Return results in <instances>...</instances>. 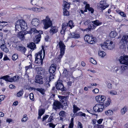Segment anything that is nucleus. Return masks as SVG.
Instances as JSON below:
<instances>
[{
    "instance_id": "1",
    "label": "nucleus",
    "mask_w": 128,
    "mask_h": 128,
    "mask_svg": "<svg viewBox=\"0 0 128 128\" xmlns=\"http://www.w3.org/2000/svg\"><path fill=\"white\" fill-rule=\"evenodd\" d=\"M15 29L16 31H20L17 34V36L21 40H23L25 38L24 36L27 35V33L24 31H21V30H26L27 28V25L25 21L22 20H18L15 24Z\"/></svg>"
},
{
    "instance_id": "2",
    "label": "nucleus",
    "mask_w": 128,
    "mask_h": 128,
    "mask_svg": "<svg viewBox=\"0 0 128 128\" xmlns=\"http://www.w3.org/2000/svg\"><path fill=\"white\" fill-rule=\"evenodd\" d=\"M41 22L43 24L44 28L45 29H48L52 25V22L48 16H46L45 19L42 20Z\"/></svg>"
},
{
    "instance_id": "3",
    "label": "nucleus",
    "mask_w": 128,
    "mask_h": 128,
    "mask_svg": "<svg viewBox=\"0 0 128 128\" xmlns=\"http://www.w3.org/2000/svg\"><path fill=\"white\" fill-rule=\"evenodd\" d=\"M58 44L60 48V54L58 56V59L62 58L64 53L65 46L64 42L62 41H60L58 43Z\"/></svg>"
},
{
    "instance_id": "4",
    "label": "nucleus",
    "mask_w": 128,
    "mask_h": 128,
    "mask_svg": "<svg viewBox=\"0 0 128 128\" xmlns=\"http://www.w3.org/2000/svg\"><path fill=\"white\" fill-rule=\"evenodd\" d=\"M18 76H15L13 78H10L9 76L6 75L2 76L0 79L5 80L6 81L12 82L18 80Z\"/></svg>"
},
{
    "instance_id": "5",
    "label": "nucleus",
    "mask_w": 128,
    "mask_h": 128,
    "mask_svg": "<svg viewBox=\"0 0 128 128\" xmlns=\"http://www.w3.org/2000/svg\"><path fill=\"white\" fill-rule=\"evenodd\" d=\"M104 108L102 104H98L93 107V110L95 112H102Z\"/></svg>"
},
{
    "instance_id": "6",
    "label": "nucleus",
    "mask_w": 128,
    "mask_h": 128,
    "mask_svg": "<svg viewBox=\"0 0 128 128\" xmlns=\"http://www.w3.org/2000/svg\"><path fill=\"white\" fill-rule=\"evenodd\" d=\"M56 89L58 90H60L62 92L65 91L66 88H65L62 83V81L60 80H58L56 84Z\"/></svg>"
},
{
    "instance_id": "7",
    "label": "nucleus",
    "mask_w": 128,
    "mask_h": 128,
    "mask_svg": "<svg viewBox=\"0 0 128 128\" xmlns=\"http://www.w3.org/2000/svg\"><path fill=\"white\" fill-rule=\"evenodd\" d=\"M109 5L107 4L106 0H102L98 4V8L102 10H104L108 7Z\"/></svg>"
},
{
    "instance_id": "8",
    "label": "nucleus",
    "mask_w": 128,
    "mask_h": 128,
    "mask_svg": "<svg viewBox=\"0 0 128 128\" xmlns=\"http://www.w3.org/2000/svg\"><path fill=\"white\" fill-rule=\"evenodd\" d=\"M119 61L120 63L128 66V56H121Z\"/></svg>"
},
{
    "instance_id": "9",
    "label": "nucleus",
    "mask_w": 128,
    "mask_h": 128,
    "mask_svg": "<svg viewBox=\"0 0 128 128\" xmlns=\"http://www.w3.org/2000/svg\"><path fill=\"white\" fill-rule=\"evenodd\" d=\"M35 82L36 83L40 84H42L43 82L42 76L39 75L36 76L35 77Z\"/></svg>"
},
{
    "instance_id": "10",
    "label": "nucleus",
    "mask_w": 128,
    "mask_h": 128,
    "mask_svg": "<svg viewBox=\"0 0 128 128\" xmlns=\"http://www.w3.org/2000/svg\"><path fill=\"white\" fill-rule=\"evenodd\" d=\"M95 98L96 100L98 102L100 103L103 102L106 99L104 96L100 95L96 96Z\"/></svg>"
},
{
    "instance_id": "11",
    "label": "nucleus",
    "mask_w": 128,
    "mask_h": 128,
    "mask_svg": "<svg viewBox=\"0 0 128 128\" xmlns=\"http://www.w3.org/2000/svg\"><path fill=\"white\" fill-rule=\"evenodd\" d=\"M49 32L51 35L56 33L58 31V28L56 26H51Z\"/></svg>"
},
{
    "instance_id": "12",
    "label": "nucleus",
    "mask_w": 128,
    "mask_h": 128,
    "mask_svg": "<svg viewBox=\"0 0 128 128\" xmlns=\"http://www.w3.org/2000/svg\"><path fill=\"white\" fill-rule=\"evenodd\" d=\"M72 20H70L68 22L67 24L66 23H63L62 25V29L64 30H66V27L68 26L70 28H72Z\"/></svg>"
},
{
    "instance_id": "13",
    "label": "nucleus",
    "mask_w": 128,
    "mask_h": 128,
    "mask_svg": "<svg viewBox=\"0 0 128 128\" xmlns=\"http://www.w3.org/2000/svg\"><path fill=\"white\" fill-rule=\"evenodd\" d=\"M61 106V103L58 101H55L53 103V108L55 110H56L57 109L60 108Z\"/></svg>"
},
{
    "instance_id": "14",
    "label": "nucleus",
    "mask_w": 128,
    "mask_h": 128,
    "mask_svg": "<svg viewBox=\"0 0 128 128\" xmlns=\"http://www.w3.org/2000/svg\"><path fill=\"white\" fill-rule=\"evenodd\" d=\"M106 44H108V49L110 50L113 49L114 47L115 44L112 41L107 40Z\"/></svg>"
},
{
    "instance_id": "15",
    "label": "nucleus",
    "mask_w": 128,
    "mask_h": 128,
    "mask_svg": "<svg viewBox=\"0 0 128 128\" xmlns=\"http://www.w3.org/2000/svg\"><path fill=\"white\" fill-rule=\"evenodd\" d=\"M63 76L66 77L67 78H69V80L72 78V76L70 75V72L66 70L65 69L62 73Z\"/></svg>"
},
{
    "instance_id": "16",
    "label": "nucleus",
    "mask_w": 128,
    "mask_h": 128,
    "mask_svg": "<svg viewBox=\"0 0 128 128\" xmlns=\"http://www.w3.org/2000/svg\"><path fill=\"white\" fill-rule=\"evenodd\" d=\"M111 102V100L110 99L108 98L106 99L103 102V103L102 104L103 105L104 108H105L110 105Z\"/></svg>"
},
{
    "instance_id": "17",
    "label": "nucleus",
    "mask_w": 128,
    "mask_h": 128,
    "mask_svg": "<svg viewBox=\"0 0 128 128\" xmlns=\"http://www.w3.org/2000/svg\"><path fill=\"white\" fill-rule=\"evenodd\" d=\"M16 48L18 51L20 52L23 54H25L26 50V48L25 47L19 46L16 47Z\"/></svg>"
},
{
    "instance_id": "18",
    "label": "nucleus",
    "mask_w": 128,
    "mask_h": 128,
    "mask_svg": "<svg viewBox=\"0 0 128 128\" xmlns=\"http://www.w3.org/2000/svg\"><path fill=\"white\" fill-rule=\"evenodd\" d=\"M56 65L54 64H52L50 67L49 70L50 73L53 74L56 70Z\"/></svg>"
},
{
    "instance_id": "19",
    "label": "nucleus",
    "mask_w": 128,
    "mask_h": 128,
    "mask_svg": "<svg viewBox=\"0 0 128 128\" xmlns=\"http://www.w3.org/2000/svg\"><path fill=\"white\" fill-rule=\"evenodd\" d=\"M39 20L37 18H34L32 20V24L34 26H37L39 24Z\"/></svg>"
},
{
    "instance_id": "20",
    "label": "nucleus",
    "mask_w": 128,
    "mask_h": 128,
    "mask_svg": "<svg viewBox=\"0 0 128 128\" xmlns=\"http://www.w3.org/2000/svg\"><path fill=\"white\" fill-rule=\"evenodd\" d=\"M42 1L41 0H30V3L32 5H37V4H40Z\"/></svg>"
},
{
    "instance_id": "21",
    "label": "nucleus",
    "mask_w": 128,
    "mask_h": 128,
    "mask_svg": "<svg viewBox=\"0 0 128 128\" xmlns=\"http://www.w3.org/2000/svg\"><path fill=\"white\" fill-rule=\"evenodd\" d=\"M41 37V35L39 34L36 35L34 39V41L35 43H38L40 41Z\"/></svg>"
},
{
    "instance_id": "22",
    "label": "nucleus",
    "mask_w": 128,
    "mask_h": 128,
    "mask_svg": "<svg viewBox=\"0 0 128 128\" xmlns=\"http://www.w3.org/2000/svg\"><path fill=\"white\" fill-rule=\"evenodd\" d=\"M96 26L93 24H90L88 25V27L84 30V31H88V32L89 31H90L92 30L93 29L95 28Z\"/></svg>"
},
{
    "instance_id": "23",
    "label": "nucleus",
    "mask_w": 128,
    "mask_h": 128,
    "mask_svg": "<svg viewBox=\"0 0 128 128\" xmlns=\"http://www.w3.org/2000/svg\"><path fill=\"white\" fill-rule=\"evenodd\" d=\"M92 22L94 25V26H96V28L97 26L101 25L102 24L101 22L98 20L92 21Z\"/></svg>"
},
{
    "instance_id": "24",
    "label": "nucleus",
    "mask_w": 128,
    "mask_h": 128,
    "mask_svg": "<svg viewBox=\"0 0 128 128\" xmlns=\"http://www.w3.org/2000/svg\"><path fill=\"white\" fill-rule=\"evenodd\" d=\"M36 70L37 71L38 74H39L42 75L44 73V70L41 67L36 68Z\"/></svg>"
},
{
    "instance_id": "25",
    "label": "nucleus",
    "mask_w": 128,
    "mask_h": 128,
    "mask_svg": "<svg viewBox=\"0 0 128 128\" xmlns=\"http://www.w3.org/2000/svg\"><path fill=\"white\" fill-rule=\"evenodd\" d=\"M38 31L37 30L36 28H32L30 31L27 32V36H30V34L33 32H34V34L35 33H36L37 32L38 33Z\"/></svg>"
},
{
    "instance_id": "26",
    "label": "nucleus",
    "mask_w": 128,
    "mask_h": 128,
    "mask_svg": "<svg viewBox=\"0 0 128 128\" xmlns=\"http://www.w3.org/2000/svg\"><path fill=\"white\" fill-rule=\"evenodd\" d=\"M60 120H62L64 118H65L66 115V113L64 111H61L60 113Z\"/></svg>"
},
{
    "instance_id": "27",
    "label": "nucleus",
    "mask_w": 128,
    "mask_h": 128,
    "mask_svg": "<svg viewBox=\"0 0 128 128\" xmlns=\"http://www.w3.org/2000/svg\"><path fill=\"white\" fill-rule=\"evenodd\" d=\"M42 51H40L35 55V58H42Z\"/></svg>"
},
{
    "instance_id": "28",
    "label": "nucleus",
    "mask_w": 128,
    "mask_h": 128,
    "mask_svg": "<svg viewBox=\"0 0 128 128\" xmlns=\"http://www.w3.org/2000/svg\"><path fill=\"white\" fill-rule=\"evenodd\" d=\"M63 6L64 8H66L67 9H69L70 7V2L68 3V2L65 1L63 2Z\"/></svg>"
},
{
    "instance_id": "29",
    "label": "nucleus",
    "mask_w": 128,
    "mask_h": 128,
    "mask_svg": "<svg viewBox=\"0 0 128 128\" xmlns=\"http://www.w3.org/2000/svg\"><path fill=\"white\" fill-rule=\"evenodd\" d=\"M28 9L30 10H32L33 11L36 12H38L41 11V10L40 8L34 7H33L31 8H28Z\"/></svg>"
},
{
    "instance_id": "30",
    "label": "nucleus",
    "mask_w": 128,
    "mask_h": 128,
    "mask_svg": "<svg viewBox=\"0 0 128 128\" xmlns=\"http://www.w3.org/2000/svg\"><path fill=\"white\" fill-rule=\"evenodd\" d=\"M35 62L36 64L41 63V65L43 64V59L42 58H35Z\"/></svg>"
},
{
    "instance_id": "31",
    "label": "nucleus",
    "mask_w": 128,
    "mask_h": 128,
    "mask_svg": "<svg viewBox=\"0 0 128 128\" xmlns=\"http://www.w3.org/2000/svg\"><path fill=\"white\" fill-rule=\"evenodd\" d=\"M96 41V38L93 37L92 36H91V38L90 40L88 41L89 43L91 44L95 43V42Z\"/></svg>"
},
{
    "instance_id": "32",
    "label": "nucleus",
    "mask_w": 128,
    "mask_h": 128,
    "mask_svg": "<svg viewBox=\"0 0 128 128\" xmlns=\"http://www.w3.org/2000/svg\"><path fill=\"white\" fill-rule=\"evenodd\" d=\"M30 48L32 49H34L36 48V45L33 42L30 43L28 46Z\"/></svg>"
},
{
    "instance_id": "33",
    "label": "nucleus",
    "mask_w": 128,
    "mask_h": 128,
    "mask_svg": "<svg viewBox=\"0 0 128 128\" xmlns=\"http://www.w3.org/2000/svg\"><path fill=\"white\" fill-rule=\"evenodd\" d=\"M107 42L106 40L105 42L103 44H100V46L103 50H106L107 48L108 49V44H106Z\"/></svg>"
},
{
    "instance_id": "34",
    "label": "nucleus",
    "mask_w": 128,
    "mask_h": 128,
    "mask_svg": "<svg viewBox=\"0 0 128 128\" xmlns=\"http://www.w3.org/2000/svg\"><path fill=\"white\" fill-rule=\"evenodd\" d=\"M80 34H79L77 32V31H76L75 32L73 35H72V38H78L80 37Z\"/></svg>"
},
{
    "instance_id": "35",
    "label": "nucleus",
    "mask_w": 128,
    "mask_h": 128,
    "mask_svg": "<svg viewBox=\"0 0 128 128\" xmlns=\"http://www.w3.org/2000/svg\"><path fill=\"white\" fill-rule=\"evenodd\" d=\"M51 81L50 80H48L46 78V80L45 83L44 84V86L46 88H48L50 86V82Z\"/></svg>"
},
{
    "instance_id": "36",
    "label": "nucleus",
    "mask_w": 128,
    "mask_h": 128,
    "mask_svg": "<svg viewBox=\"0 0 128 128\" xmlns=\"http://www.w3.org/2000/svg\"><path fill=\"white\" fill-rule=\"evenodd\" d=\"M73 112L75 114L77 112L80 110V109L77 107L76 106L75 104L73 105Z\"/></svg>"
},
{
    "instance_id": "37",
    "label": "nucleus",
    "mask_w": 128,
    "mask_h": 128,
    "mask_svg": "<svg viewBox=\"0 0 128 128\" xmlns=\"http://www.w3.org/2000/svg\"><path fill=\"white\" fill-rule=\"evenodd\" d=\"M7 22H0V28L1 29L5 26L7 25Z\"/></svg>"
},
{
    "instance_id": "38",
    "label": "nucleus",
    "mask_w": 128,
    "mask_h": 128,
    "mask_svg": "<svg viewBox=\"0 0 128 128\" xmlns=\"http://www.w3.org/2000/svg\"><path fill=\"white\" fill-rule=\"evenodd\" d=\"M128 110V107L126 106L122 108L121 110V112L122 114H124Z\"/></svg>"
},
{
    "instance_id": "39",
    "label": "nucleus",
    "mask_w": 128,
    "mask_h": 128,
    "mask_svg": "<svg viewBox=\"0 0 128 128\" xmlns=\"http://www.w3.org/2000/svg\"><path fill=\"white\" fill-rule=\"evenodd\" d=\"M91 36H90L88 35H86L84 37V40L88 43L89 42L88 41H89L90 40Z\"/></svg>"
},
{
    "instance_id": "40",
    "label": "nucleus",
    "mask_w": 128,
    "mask_h": 128,
    "mask_svg": "<svg viewBox=\"0 0 128 128\" xmlns=\"http://www.w3.org/2000/svg\"><path fill=\"white\" fill-rule=\"evenodd\" d=\"M117 34L116 32L112 31L110 34V36L112 38H114L116 36Z\"/></svg>"
},
{
    "instance_id": "41",
    "label": "nucleus",
    "mask_w": 128,
    "mask_h": 128,
    "mask_svg": "<svg viewBox=\"0 0 128 128\" xmlns=\"http://www.w3.org/2000/svg\"><path fill=\"white\" fill-rule=\"evenodd\" d=\"M105 113L106 115L107 116H110L113 114V112L111 110H108L107 111H105Z\"/></svg>"
},
{
    "instance_id": "42",
    "label": "nucleus",
    "mask_w": 128,
    "mask_h": 128,
    "mask_svg": "<svg viewBox=\"0 0 128 128\" xmlns=\"http://www.w3.org/2000/svg\"><path fill=\"white\" fill-rule=\"evenodd\" d=\"M63 12L64 15L66 16L69 15V12L67 10V9L65 8H63Z\"/></svg>"
},
{
    "instance_id": "43",
    "label": "nucleus",
    "mask_w": 128,
    "mask_h": 128,
    "mask_svg": "<svg viewBox=\"0 0 128 128\" xmlns=\"http://www.w3.org/2000/svg\"><path fill=\"white\" fill-rule=\"evenodd\" d=\"M36 90L40 92L42 94H44L45 90L44 88H37Z\"/></svg>"
},
{
    "instance_id": "44",
    "label": "nucleus",
    "mask_w": 128,
    "mask_h": 128,
    "mask_svg": "<svg viewBox=\"0 0 128 128\" xmlns=\"http://www.w3.org/2000/svg\"><path fill=\"white\" fill-rule=\"evenodd\" d=\"M27 115L25 114L23 116V118L21 120V122H26L27 120L28 119V117L26 116Z\"/></svg>"
},
{
    "instance_id": "45",
    "label": "nucleus",
    "mask_w": 128,
    "mask_h": 128,
    "mask_svg": "<svg viewBox=\"0 0 128 128\" xmlns=\"http://www.w3.org/2000/svg\"><path fill=\"white\" fill-rule=\"evenodd\" d=\"M120 68L123 72L124 70L128 69V66H126L124 64L121 66Z\"/></svg>"
},
{
    "instance_id": "46",
    "label": "nucleus",
    "mask_w": 128,
    "mask_h": 128,
    "mask_svg": "<svg viewBox=\"0 0 128 128\" xmlns=\"http://www.w3.org/2000/svg\"><path fill=\"white\" fill-rule=\"evenodd\" d=\"M98 54L101 57H103L106 55V53L103 51H100L98 52Z\"/></svg>"
},
{
    "instance_id": "47",
    "label": "nucleus",
    "mask_w": 128,
    "mask_h": 128,
    "mask_svg": "<svg viewBox=\"0 0 128 128\" xmlns=\"http://www.w3.org/2000/svg\"><path fill=\"white\" fill-rule=\"evenodd\" d=\"M18 57V56L17 54H13L12 56V58L13 60H16Z\"/></svg>"
},
{
    "instance_id": "48",
    "label": "nucleus",
    "mask_w": 128,
    "mask_h": 128,
    "mask_svg": "<svg viewBox=\"0 0 128 128\" xmlns=\"http://www.w3.org/2000/svg\"><path fill=\"white\" fill-rule=\"evenodd\" d=\"M64 96H60V102H62V104H63V102H64V100H65Z\"/></svg>"
},
{
    "instance_id": "49",
    "label": "nucleus",
    "mask_w": 128,
    "mask_h": 128,
    "mask_svg": "<svg viewBox=\"0 0 128 128\" xmlns=\"http://www.w3.org/2000/svg\"><path fill=\"white\" fill-rule=\"evenodd\" d=\"M44 110L43 109L40 110L38 111V114L41 115H42L44 112Z\"/></svg>"
},
{
    "instance_id": "50",
    "label": "nucleus",
    "mask_w": 128,
    "mask_h": 128,
    "mask_svg": "<svg viewBox=\"0 0 128 128\" xmlns=\"http://www.w3.org/2000/svg\"><path fill=\"white\" fill-rule=\"evenodd\" d=\"M23 93V91L22 90H20L19 91L17 94V96L18 97L21 96Z\"/></svg>"
},
{
    "instance_id": "51",
    "label": "nucleus",
    "mask_w": 128,
    "mask_h": 128,
    "mask_svg": "<svg viewBox=\"0 0 128 128\" xmlns=\"http://www.w3.org/2000/svg\"><path fill=\"white\" fill-rule=\"evenodd\" d=\"M77 116H84L85 117L86 114L85 113H83L82 112H79L78 113L76 114Z\"/></svg>"
},
{
    "instance_id": "52",
    "label": "nucleus",
    "mask_w": 128,
    "mask_h": 128,
    "mask_svg": "<svg viewBox=\"0 0 128 128\" xmlns=\"http://www.w3.org/2000/svg\"><path fill=\"white\" fill-rule=\"evenodd\" d=\"M48 126L49 125L50 127L52 128H54L55 126L56 125L52 123H50L48 124L47 125Z\"/></svg>"
},
{
    "instance_id": "53",
    "label": "nucleus",
    "mask_w": 128,
    "mask_h": 128,
    "mask_svg": "<svg viewBox=\"0 0 128 128\" xmlns=\"http://www.w3.org/2000/svg\"><path fill=\"white\" fill-rule=\"evenodd\" d=\"M30 100H31L32 101H34V95L32 93H31L30 94Z\"/></svg>"
},
{
    "instance_id": "54",
    "label": "nucleus",
    "mask_w": 128,
    "mask_h": 128,
    "mask_svg": "<svg viewBox=\"0 0 128 128\" xmlns=\"http://www.w3.org/2000/svg\"><path fill=\"white\" fill-rule=\"evenodd\" d=\"M119 69V67H116L114 68L113 71L114 72H116L118 74V71Z\"/></svg>"
},
{
    "instance_id": "55",
    "label": "nucleus",
    "mask_w": 128,
    "mask_h": 128,
    "mask_svg": "<svg viewBox=\"0 0 128 128\" xmlns=\"http://www.w3.org/2000/svg\"><path fill=\"white\" fill-rule=\"evenodd\" d=\"M78 73L80 74L81 75L80 76L78 77L77 78H80V77H82L83 75L82 74V71L81 70H79V69L78 70Z\"/></svg>"
},
{
    "instance_id": "56",
    "label": "nucleus",
    "mask_w": 128,
    "mask_h": 128,
    "mask_svg": "<svg viewBox=\"0 0 128 128\" xmlns=\"http://www.w3.org/2000/svg\"><path fill=\"white\" fill-rule=\"evenodd\" d=\"M90 62H92V64H96L97 62L96 61L94 60L93 58H91L90 60Z\"/></svg>"
},
{
    "instance_id": "57",
    "label": "nucleus",
    "mask_w": 128,
    "mask_h": 128,
    "mask_svg": "<svg viewBox=\"0 0 128 128\" xmlns=\"http://www.w3.org/2000/svg\"><path fill=\"white\" fill-rule=\"evenodd\" d=\"M54 75L53 74H50L49 78H47L48 80H50V81L52 80L54 78Z\"/></svg>"
},
{
    "instance_id": "58",
    "label": "nucleus",
    "mask_w": 128,
    "mask_h": 128,
    "mask_svg": "<svg viewBox=\"0 0 128 128\" xmlns=\"http://www.w3.org/2000/svg\"><path fill=\"white\" fill-rule=\"evenodd\" d=\"M54 117L53 116H50L48 119L47 121L48 122H51L53 120Z\"/></svg>"
},
{
    "instance_id": "59",
    "label": "nucleus",
    "mask_w": 128,
    "mask_h": 128,
    "mask_svg": "<svg viewBox=\"0 0 128 128\" xmlns=\"http://www.w3.org/2000/svg\"><path fill=\"white\" fill-rule=\"evenodd\" d=\"M117 93V92L115 90H112L110 92V93L112 95H116Z\"/></svg>"
},
{
    "instance_id": "60",
    "label": "nucleus",
    "mask_w": 128,
    "mask_h": 128,
    "mask_svg": "<svg viewBox=\"0 0 128 128\" xmlns=\"http://www.w3.org/2000/svg\"><path fill=\"white\" fill-rule=\"evenodd\" d=\"M33 68L32 67V64H30L29 66H26V69L27 70L28 68L31 69Z\"/></svg>"
},
{
    "instance_id": "61",
    "label": "nucleus",
    "mask_w": 128,
    "mask_h": 128,
    "mask_svg": "<svg viewBox=\"0 0 128 128\" xmlns=\"http://www.w3.org/2000/svg\"><path fill=\"white\" fill-rule=\"evenodd\" d=\"M119 14L122 16L124 17L126 16L125 14L123 12H119Z\"/></svg>"
},
{
    "instance_id": "62",
    "label": "nucleus",
    "mask_w": 128,
    "mask_h": 128,
    "mask_svg": "<svg viewBox=\"0 0 128 128\" xmlns=\"http://www.w3.org/2000/svg\"><path fill=\"white\" fill-rule=\"evenodd\" d=\"M5 42L4 40H0V47H1L2 46H3L5 44Z\"/></svg>"
},
{
    "instance_id": "63",
    "label": "nucleus",
    "mask_w": 128,
    "mask_h": 128,
    "mask_svg": "<svg viewBox=\"0 0 128 128\" xmlns=\"http://www.w3.org/2000/svg\"><path fill=\"white\" fill-rule=\"evenodd\" d=\"M99 90L97 88H95L92 90L93 92L94 93H97L99 92Z\"/></svg>"
},
{
    "instance_id": "64",
    "label": "nucleus",
    "mask_w": 128,
    "mask_h": 128,
    "mask_svg": "<svg viewBox=\"0 0 128 128\" xmlns=\"http://www.w3.org/2000/svg\"><path fill=\"white\" fill-rule=\"evenodd\" d=\"M78 128H82V124L80 122H78Z\"/></svg>"
}]
</instances>
